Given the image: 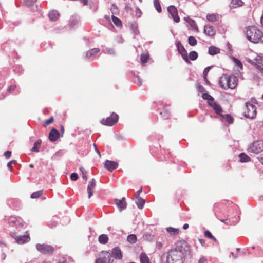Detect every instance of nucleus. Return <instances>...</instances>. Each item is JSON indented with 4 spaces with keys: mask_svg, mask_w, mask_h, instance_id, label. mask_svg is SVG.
I'll use <instances>...</instances> for the list:
<instances>
[{
    "mask_svg": "<svg viewBox=\"0 0 263 263\" xmlns=\"http://www.w3.org/2000/svg\"><path fill=\"white\" fill-rule=\"evenodd\" d=\"M246 34L247 39L250 42L255 44L263 43V33L256 26H251L247 27Z\"/></svg>",
    "mask_w": 263,
    "mask_h": 263,
    "instance_id": "obj_1",
    "label": "nucleus"
},
{
    "mask_svg": "<svg viewBox=\"0 0 263 263\" xmlns=\"http://www.w3.org/2000/svg\"><path fill=\"white\" fill-rule=\"evenodd\" d=\"M219 84L224 89H233L237 85V77L235 76H222L220 78Z\"/></svg>",
    "mask_w": 263,
    "mask_h": 263,
    "instance_id": "obj_2",
    "label": "nucleus"
},
{
    "mask_svg": "<svg viewBox=\"0 0 263 263\" xmlns=\"http://www.w3.org/2000/svg\"><path fill=\"white\" fill-rule=\"evenodd\" d=\"M184 258L182 253L171 249L167 252L166 263H183Z\"/></svg>",
    "mask_w": 263,
    "mask_h": 263,
    "instance_id": "obj_3",
    "label": "nucleus"
},
{
    "mask_svg": "<svg viewBox=\"0 0 263 263\" xmlns=\"http://www.w3.org/2000/svg\"><path fill=\"white\" fill-rule=\"evenodd\" d=\"M172 250H176L177 252L182 253L185 257L187 255H191V250L190 245L184 240H180L176 242L175 248Z\"/></svg>",
    "mask_w": 263,
    "mask_h": 263,
    "instance_id": "obj_4",
    "label": "nucleus"
},
{
    "mask_svg": "<svg viewBox=\"0 0 263 263\" xmlns=\"http://www.w3.org/2000/svg\"><path fill=\"white\" fill-rule=\"evenodd\" d=\"M244 115L250 119H254L257 115L256 107L250 102L246 103V109L244 111Z\"/></svg>",
    "mask_w": 263,
    "mask_h": 263,
    "instance_id": "obj_5",
    "label": "nucleus"
},
{
    "mask_svg": "<svg viewBox=\"0 0 263 263\" xmlns=\"http://www.w3.org/2000/svg\"><path fill=\"white\" fill-rule=\"evenodd\" d=\"M99 255V257L96 259L95 263H112L114 261L111 253L107 251H102Z\"/></svg>",
    "mask_w": 263,
    "mask_h": 263,
    "instance_id": "obj_6",
    "label": "nucleus"
},
{
    "mask_svg": "<svg viewBox=\"0 0 263 263\" xmlns=\"http://www.w3.org/2000/svg\"><path fill=\"white\" fill-rule=\"evenodd\" d=\"M118 115L112 112L109 117L102 119L100 122L104 125L111 126L118 122Z\"/></svg>",
    "mask_w": 263,
    "mask_h": 263,
    "instance_id": "obj_7",
    "label": "nucleus"
},
{
    "mask_svg": "<svg viewBox=\"0 0 263 263\" xmlns=\"http://www.w3.org/2000/svg\"><path fill=\"white\" fill-rule=\"evenodd\" d=\"M248 152L255 154L259 153L263 151V140L254 141L248 148Z\"/></svg>",
    "mask_w": 263,
    "mask_h": 263,
    "instance_id": "obj_8",
    "label": "nucleus"
},
{
    "mask_svg": "<svg viewBox=\"0 0 263 263\" xmlns=\"http://www.w3.org/2000/svg\"><path fill=\"white\" fill-rule=\"evenodd\" d=\"M36 248L40 252L45 254H52L54 251V248L53 247L47 244H36Z\"/></svg>",
    "mask_w": 263,
    "mask_h": 263,
    "instance_id": "obj_9",
    "label": "nucleus"
},
{
    "mask_svg": "<svg viewBox=\"0 0 263 263\" xmlns=\"http://www.w3.org/2000/svg\"><path fill=\"white\" fill-rule=\"evenodd\" d=\"M167 11L171 15L174 22L178 23L180 22V17L178 15V10L176 7L174 5H170L167 7Z\"/></svg>",
    "mask_w": 263,
    "mask_h": 263,
    "instance_id": "obj_10",
    "label": "nucleus"
},
{
    "mask_svg": "<svg viewBox=\"0 0 263 263\" xmlns=\"http://www.w3.org/2000/svg\"><path fill=\"white\" fill-rule=\"evenodd\" d=\"M177 49L179 53L181 54L183 59L187 63H191L190 61L189 60L187 52L183 46L179 42L177 44Z\"/></svg>",
    "mask_w": 263,
    "mask_h": 263,
    "instance_id": "obj_11",
    "label": "nucleus"
},
{
    "mask_svg": "<svg viewBox=\"0 0 263 263\" xmlns=\"http://www.w3.org/2000/svg\"><path fill=\"white\" fill-rule=\"evenodd\" d=\"M96 187V182L94 178L90 179L88 182L87 191L88 193V197L90 199L93 195V190Z\"/></svg>",
    "mask_w": 263,
    "mask_h": 263,
    "instance_id": "obj_12",
    "label": "nucleus"
},
{
    "mask_svg": "<svg viewBox=\"0 0 263 263\" xmlns=\"http://www.w3.org/2000/svg\"><path fill=\"white\" fill-rule=\"evenodd\" d=\"M184 20L187 23L188 27H191V29L192 30H194L196 32L199 31L197 25L194 20L187 17H185Z\"/></svg>",
    "mask_w": 263,
    "mask_h": 263,
    "instance_id": "obj_13",
    "label": "nucleus"
},
{
    "mask_svg": "<svg viewBox=\"0 0 263 263\" xmlns=\"http://www.w3.org/2000/svg\"><path fill=\"white\" fill-rule=\"evenodd\" d=\"M104 165L108 171H112L118 167V164L115 161L106 160L104 162Z\"/></svg>",
    "mask_w": 263,
    "mask_h": 263,
    "instance_id": "obj_14",
    "label": "nucleus"
},
{
    "mask_svg": "<svg viewBox=\"0 0 263 263\" xmlns=\"http://www.w3.org/2000/svg\"><path fill=\"white\" fill-rule=\"evenodd\" d=\"M115 202L118 208L122 211L126 209L127 206V203L125 198H122V199L119 200L117 199H115Z\"/></svg>",
    "mask_w": 263,
    "mask_h": 263,
    "instance_id": "obj_15",
    "label": "nucleus"
},
{
    "mask_svg": "<svg viewBox=\"0 0 263 263\" xmlns=\"http://www.w3.org/2000/svg\"><path fill=\"white\" fill-rule=\"evenodd\" d=\"M59 137V132L55 128H52L49 134V138L50 140L52 142L55 141Z\"/></svg>",
    "mask_w": 263,
    "mask_h": 263,
    "instance_id": "obj_16",
    "label": "nucleus"
},
{
    "mask_svg": "<svg viewBox=\"0 0 263 263\" xmlns=\"http://www.w3.org/2000/svg\"><path fill=\"white\" fill-rule=\"evenodd\" d=\"M111 254L112 257H114L117 259H121L122 258V254L119 247L114 248L111 251Z\"/></svg>",
    "mask_w": 263,
    "mask_h": 263,
    "instance_id": "obj_17",
    "label": "nucleus"
},
{
    "mask_svg": "<svg viewBox=\"0 0 263 263\" xmlns=\"http://www.w3.org/2000/svg\"><path fill=\"white\" fill-rule=\"evenodd\" d=\"M214 110L216 114L222 116L221 113L222 109L220 105L218 104L214 100L209 105Z\"/></svg>",
    "mask_w": 263,
    "mask_h": 263,
    "instance_id": "obj_18",
    "label": "nucleus"
},
{
    "mask_svg": "<svg viewBox=\"0 0 263 263\" xmlns=\"http://www.w3.org/2000/svg\"><path fill=\"white\" fill-rule=\"evenodd\" d=\"M255 66L258 69L261 70L263 68L261 66H263V56L257 55L255 59Z\"/></svg>",
    "mask_w": 263,
    "mask_h": 263,
    "instance_id": "obj_19",
    "label": "nucleus"
},
{
    "mask_svg": "<svg viewBox=\"0 0 263 263\" xmlns=\"http://www.w3.org/2000/svg\"><path fill=\"white\" fill-rule=\"evenodd\" d=\"M204 31L205 34L210 36H213L216 33L215 28L212 26H205Z\"/></svg>",
    "mask_w": 263,
    "mask_h": 263,
    "instance_id": "obj_20",
    "label": "nucleus"
},
{
    "mask_svg": "<svg viewBox=\"0 0 263 263\" xmlns=\"http://www.w3.org/2000/svg\"><path fill=\"white\" fill-rule=\"evenodd\" d=\"M219 18V16L217 14H208L206 15V19L211 22L218 21Z\"/></svg>",
    "mask_w": 263,
    "mask_h": 263,
    "instance_id": "obj_21",
    "label": "nucleus"
},
{
    "mask_svg": "<svg viewBox=\"0 0 263 263\" xmlns=\"http://www.w3.org/2000/svg\"><path fill=\"white\" fill-rule=\"evenodd\" d=\"M59 13L57 10H51L49 13V17L51 21H55L59 17Z\"/></svg>",
    "mask_w": 263,
    "mask_h": 263,
    "instance_id": "obj_22",
    "label": "nucleus"
},
{
    "mask_svg": "<svg viewBox=\"0 0 263 263\" xmlns=\"http://www.w3.org/2000/svg\"><path fill=\"white\" fill-rule=\"evenodd\" d=\"M244 3L242 0H232L231 2V7L233 8H236L242 6Z\"/></svg>",
    "mask_w": 263,
    "mask_h": 263,
    "instance_id": "obj_23",
    "label": "nucleus"
},
{
    "mask_svg": "<svg viewBox=\"0 0 263 263\" xmlns=\"http://www.w3.org/2000/svg\"><path fill=\"white\" fill-rule=\"evenodd\" d=\"M141 263H151L150 260L145 253L142 252L140 255Z\"/></svg>",
    "mask_w": 263,
    "mask_h": 263,
    "instance_id": "obj_24",
    "label": "nucleus"
},
{
    "mask_svg": "<svg viewBox=\"0 0 263 263\" xmlns=\"http://www.w3.org/2000/svg\"><path fill=\"white\" fill-rule=\"evenodd\" d=\"M109 240L108 237L106 234H102L98 238L99 242L101 244H106Z\"/></svg>",
    "mask_w": 263,
    "mask_h": 263,
    "instance_id": "obj_25",
    "label": "nucleus"
},
{
    "mask_svg": "<svg viewBox=\"0 0 263 263\" xmlns=\"http://www.w3.org/2000/svg\"><path fill=\"white\" fill-rule=\"evenodd\" d=\"M220 52V49L215 46H211L209 48V53L210 55H214Z\"/></svg>",
    "mask_w": 263,
    "mask_h": 263,
    "instance_id": "obj_26",
    "label": "nucleus"
},
{
    "mask_svg": "<svg viewBox=\"0 0 263 263\" xmlns=\"http://www.w3.org/2000/svg\"><path fill=\"white\" fill-rule=\"evenodd\" d=\"M136 203L139 209H142L145 204V200L141 197L136 198Z\"/></svg>",
    "mask_w": 263,
    "mask_h": 263,
    "instance_id": "obj_27",
    "label": "nucleus"
},
{
    "mask_svg": "<svg viewBox=\"0 0 263 263\" xmlns=\"http://www.w3.org/2000/svg\"><path fill=\"white\" fill-rule=\"evenodd\" d=\"M42 141L40 139L36 140L34 143L33 147L31 151L32 152H39L41 146Z\"/></svg>",
    "mask_w": 263,
    "mask_h": 263,
    "instance_id": "obj_28",
    "label": "nucleus"
},
{
    "mask_svg": "<svg viewBox=\"0 0 263 263\" xmlns=\"http://www.w3.org/2000/svg\"><path fill=\"white\" fill-rule=\"evenodd\" d=\"M166 231L168 233H169L172 235H176L179 233V229L177 228H174L173 227H168L166 228Z\"/></svg>",
    "mask_w": 263,
    "mask_h": 263,
    "instance_id": "obj_29",
    "label": "nucleus"
},
{
    "mask_svg": "<svg viewBox=\"0 0 263 263\" xmlns=\"http://www.w3.org/2000/svg\"><path fill=\"white\" fill-rule=\"evenodd\" d=\"M212 116H209L208 114H205L204 116H202L200 117L199 120L202 123H210L209 120L212 119Z\"/></svg>",
    "mask_w": 263,
    "mask_h": 263,
    "instance_id": "obj_30",
    "label": "nucleus"
},
{
    "mask_svg": "<svg viewBox=\"0 0 263 263\" xmlns=\"http://www.w3.org/2000/svg\"><path fill=\"white\" fill-rule=\"evenodd\" d=\"M202 97L203 99L208 101V104L209 105L214 100V98L208 93H203Z\"/></svg>",
    "mask_w": 263,
    "mask_h": 263,
    "instance_id": "obj_31",
    "label": "nucleus"
},
{
    "mask_svg": "<svg viewBox=\"0 0 263 263\" xmlns=\"http://www.w3.org/2000/svg\"><path fill=\"white\" fill-rule=\"evenodd\" d=\"M99 51H100V49L99 48H96L92 49L87 52L86 56L87 58H90L93 55L99 52Z\"/></svg>",
    "mask_w": 263,
    "mask_h": 263,
    "instance_id": "obj_32",
    "label": "nucleus"
},
{
    "mask_svg": "<svg viewBox=\"0 0 263 263\" xmlns=\"http://www.w3.org/2000/svg\"><path fill=\"white\" fill-rule=\"evenodd\" d=\"M127 241L132 243H135L137 241V237L135 234H130L128 236L127 238Z\"/></svg>",
    "mask_w": 263,
    "mask_h": 263,
    "instance_id": "obj_33",
    "label": "nucleus"
},
{
    "mask_svg": "<svg viewBox=\"0 0 263 263\" xmlns=\"http://www.w3.org/2000/svg\"><path fill=\"white\" fill-rule=\"evenodd\" d=\"M111 18L115 25L118 27L122 26V22L119 18L115 16L114 15H111Z\"/></svg>",
    "mask_w": 263,
    "mask_h": 263,
    "instance_id": "obj_34",
    "label": "nucleus"
},
{
    "mask_svg": "<svg viewBox=\"0 0 263 263\" xmlns=\"http://www.w3.org/2000/svg\"><path fill=\"white\" fill-rule=\"evenodd\" d=\"M239 158L241 162H246L250 161V157L245 153H241L239 155Z\"/></svg>",
    "mask_w": 263,
    "mask_h": 263,
    "instance_id": "obj_35",
    "label": "nucleus"
},
{
    "mask_svg": "<svg viewBox=\"0 0 263 263\" xmlns=\"http://www.w3.org/2000/svg\"><path fill=\"white\" fill-rule=\"evenodd\" d=\"M154 5L156 10L159 12H162V9L159 0H154Z\"/></svg>",
    "mask_w": 263,
    "mask_h": 263,
    "instance_id": "obj_36",
    "label": "nucleus"
},
{
    "mask_svg": "<svg viewBox=\"0 0 263 263\" xmlns=\"http://www.w3.org/2000/svg\"><path fill=\"white\" fill-rule=\"evenodd\" d=\"M188 42L189 44L192 46H194L196 45L197 44V41L196 39L194 36H190L189 37Z\"/></svg>",
    "mask_w": 263,
    "mask_h": 263,
    "instance_id": "obj_37",
    "label": "nucleus"
},
{
    "mask_svg": "<svg viewBox=\"0 0 263 263\" xmlns=\"http://www.w3.org/2000/svg\"><path fill=\"white\" fill-rule=\"evenodd\" d=\"M43 194V191L40 190L33 193L31 195V198H37L41 197Z\"/></svg>",
    "mask_w": 263,
    "mask_h": 263,
    "instance_id": "obj_38",
    "label": "nucleus"
},
{
    "mask_svg": "<svg viewBox=\"0 0 263 263\" xmlns=\"http://www.w3.org/2000/svg\"><path fill=\"white\" fill-rule=\"evenodd\" d=\"M197 58H198V53L196 51H192L190 52L189 57V60H191L192 61H194V60H196L197 59Z\"/></svg>",
    "mask_w": 263,
    "mask_h": 263,
    "instance_id": "obj_39",
    "label": "nucleus"
},
{
    "mask_svg": "<svg viewBox=\"0 0 263 263\" xmlns=\"http://www.w3.org/2000/svg\"><path fill=\"white\" fill-rule=\"evenodd\" d=\"M212 67H208L205 68L203 70V78H204V81L207 83H209V81L208 80V79H207L208 74V73H209L210 70L212 68Z\"/></svg>",
    "mask_w": 263,
    "mask_h": 263,
    "instance_id": "obj_40",
    "label": "nucleus"
},
{
    "mask_svg": "<svg viewBox=\"0 0 263 263\" xmlns=\"http://www.w3.org/2000/svg\"><path fill=\"white\" fill-rule=\"evenodd\" d=\"M37 0H24L23 4L28 7H30L32 6Z\"/></svg>",
    "mask_w": 263,
    "mask_h": 263,
    "instance_id": "obj_41",
    "label": "nucleus"
},
{
    "mask_svg": "<svg viewBox=\"0 0 263 263\" xmlns=\"http://www.w3.org/2000/svg\"><path fill=\"white\" fill-rule=\"evenodd\" d=\"M204 234V236L205 237H206L209 238H210L215 241H217L216 238L212 235V234L209 231H208V230L205 231Z\"/></svg>",
    "mask_w": 263,
    "mask_h": 263,
    "instance_id": "obj_42",
    "label": "nucleus"
},
{
    "mask_svg": "<svg viewBox=\"0 0 263 263\" xmlns=\"http://www.w3.org/2000/svg\"><path fill=\"white\" fill-rule=\"evenodd\" d=\"M111 11L112 14V15H114L115 14H118L119 13V10L118 7L115 4H112L111 5Z\"/></svg>",
    "mask_w": 263,
    "mask_h": 263,
    "instance_id": "obj_43",
    "label": "nucleus"
},
{
    "mask_svg": "<svg viewBox=\"0 0 263 263\" xmlns=\"http://www.w3.org/2000/svg\"><path fill=\"white\" fill-rule=\"evenodd\" d=\"M149 59L148 54H142L141 55V60L142 63H146Z\"/></svg>",
    "mask_w": 263,
    "mask_h": 263,
    "instance_id": "obj_44",
    "label": "nucleus"
},
{
    "mask_svg": "<svg viewBox=\"0 0 263 263\" xmlns=\"http://www.w3.org/2000/svg\"><path fill=\"white\" fill-rule=\"evenodd\" d=\"M222 116L229 123L231 124L233 122L234 119L231 115L227 114Z\"/></svg>",
    "mask_w": 263,
    "mask_h": 263,
    "instance_id": "obj_45",
    "label": "nucleus"
},
{
    "mask_svg": "<svg viewBox=\"0 0 263 263\" xmlns=\"http://www.w3.org/2000/svg\"><path fill=\"white\" fill-rule=\"evenodd\" d=\"M80 170L82 172L83 179L86 181L87 180V171L83 167H80Z\"/></svg>",
    "mask_w": 263,
    "mask_h": 263,
    "instance_id": "obj_46",
    "label": "nucleus"
},
{
    "mask_svg": "<svg viewBox=\"0 0 263 263\" xmlns=\"http://www.w3.org/2000/svg\"><path fill=\"white\" fill-rule=\"evenodd\" d=\"M53 120H54L53 118L52 117H50L49 119L46 120L45 121L44 126H46L49 125V124L52 123L53 122Z\"/></svg>",
    "mask_w": 263,
    "mask_h": 263,
    "instance_id": "obj_47",
    "label": "nucleus"
},
{
    "mask_svg": "<svg viewBox=\"0 0 263 263\" xmlns=\"http://www.w3.org/2000/svg\"><path fill=\"white\" fill-rule=\"evenodd\" d=\"M234 61L237 66H238L240 69H242L243 65L240 60H238L237 59L235 58Z\"/></svg>",
    "mask_w": 263,
    "mask_h": 263,
    "instance_id": "obj_48",
    "label": "nucleus"
},
{
    "mask_svg": "<svg viewBox=\"0 0 263 263\" xmlns=\"http://www.w3.org/2000/svg\"><path fill=\"white\" fill-rule=\"evenodd\" d=\"M70 178L73 181H76L78 178V175L76 173H72L70 175Z\"/></svg>",
    "mask_w": 263,
    "mask_h": 263,
    "instance_id": "obj_49",
    "label": "nucleus"
},
{
    "mask_svg": "<svg viewBox=\"0 0 263 263\" xmlns=\"http://www.w3.org/2000/svg\"><path fill=\"white\" fill-rule=\"evenodd\" d=\"M143 238L146 240H151L153 239V236L150 234H146L143 236Z\"/></svg>",
    "mask_w": 263,
    "mask_h": 263,
    "instance_id": "obj_50",
    "label": "nucleus"
},
{
    "mask_svg": "<svg viewBox=\"0 0 263 263\" xmlns=\"http://www.w3.org/2000/svg\"><path fill=\"white\" fill-rule=\"evenodd\" d=\"M198 262V263H206L207 259L205 257H202L199 259Z\"/></svg>",
    "mask_w": 263,
    "mask_h": 263,
    "instance_id": "obj_51",
    "label": "nucleus"
},
{
    "mask_svg": "<svg viewBox=\"0 0 263 263\" xmlns=\"http://www.w3.org/2000/svg\"><path fill=\"white\" fill-rule=\"evenodd\" d=\"M11 155V152L9 151H6L4 153V156L7 159H9Z\"/></svg>",
    "mask_w": 263,
    "mask_h": 263,
    "instance_id": "obj_52",
    "label": "nucleus"
},
{
    "mask_svg": "<svg viewBox=\"0 0 263 263\" xmlns=\"http://www.w3.org/2000/svg\"><path fill=\"white\" fill-rule=\"evenodd\" d=\"M142 188L141 187L138 191H137L136 193H135V196H136V198H138L139 197V195L142 192Z\"/></svg>",
    "mask_w": 263,
    "mask_h": 263,
    "instance_id": "obj_53",
    "label": "nucleus"
},
{
    "mask_svg": "<svg viewBox=\"0 0 263 263\" xmlns=\"http://www.w3.org/2000/svg\"><path fill=\"white\" fill-rule=\"evenodd\" d=\"M163 247V244L162 242H157L156 243V248L159 249V250H160L162 247Z\"/></svg>",
    "mask_w": 263,
    "mask_h": 263,
    "instance_id": "obj_54",
    "label": "nucleus"
},
{
    "mask_svg": "<svg viewBox=\"0 0 263 263\" xmlns=\"http://www.w3.org/2000/svg\"><path fill=\"white\" fill-rule=\"evenodd\" d=\"M58 263H67L66 259L64 257H63L60 259Z\"/></svg>",
    "mask_w": 263,
    "mask_h": 263,
    "instance_id": "obj_55",
    "label": "nucleus"
},
{
    "mask_svg": "<svg viewBox=\"0 0 263 263\" xmlns=\"http://www.w3.org/2000/svg\"><path fill=\"white\" fill-rule=\"evenodd\" d=\"M7 167L10 168L11 171L12 170V162H9L7 163Z\"/></svg>",
    "mask_w": 263,
    "mask_h": 263,
    "instance_id": "obj_56",
    "label": "nucleus"
},
{
    "mask_svg": "<svg viewBox=\"0 0 263 263\" xmlns=\"http://www.w3.org/2000/svg\"><path fill=\"white\" fill-rule=\"evenodd\" d=\"M94 146L95 147L96 152L99 155V157H101V153H100V151H99V149L96 147L95 144H94Z\"/></svg>",
    "mask_w": 263,
    "mask_h": 263,
    "instance_id": "obj_57",
    "label": "nucleus"
},
{
    "mask_svg": "<svg viewBox=\"0 0 263 263\" xmlns=\"http://www.w3.org/2000/svg\"><path fill=\"white\" fill-rule=\"evenodd\" d=\"M17 240V242L18 243H24L25 242V241L23 240L22 238H18Z\"/></svg>",
    "mask_w": 263,
    "mask_h": 263,
    "instance_id": "obj_58",
    "label": "nucleus"
},
{
    "mask_svg": "<svg viewBox=\"0 0 263 263\" xmlns=\"http://www.w3.org/2000/svg\"><path fill=\"white\" fill-rule=\"evenodd\" d=\"M200 243L202 245H205V241L204 239H200L199 240Z\"/></svg>",
    "mask_w": 263,
    "mask_h": 263,
    "instance_id": "obj_59",
    "label": "nucleus"
},
{
    "mask_svg": "<svg viewBox=\"0 0 263 263\" xmlns=\"http://www.w3.org/2000/svg\"><path fill=\"white\" fill-rule=\"evenodd\" d=\"M189 228V224L187 223H185L183 225V228L184 229H187Z\"/></svg>",
    "mask_w": 263,
    "mask_h": 263,
    "instance_id": "obj_60",
    "label": "nucleus"
},
{
    "mask_svg": "<svg viewBox=\"0 0 263 263\" xmlns=\"http://www.w3.org/2000/svg\"><path fill=\"white\" fill-rule=\"evenodd\" d=\"M64 132V126L63 125H61V132L62 134H63Z\"/></svg>",
    "mask_w": 263,
    "mask_h": 263,
    "instance_id": "obj_61",
    "label": "nucleus"
},
{
    "mask_svg": "<svg viewBox=\"0 0 263 263\" xmlns=\"http://www.w3.org/2000/svg\"><path fill=\"white\" fill-rule=\"evenodd\" d=\"M228 220V218L226 219H221L220 221L226 224H227L226 221Z\"/></svg>",
    "mask_w": 263,
    "mask_h": 263,
    "instance_id": "obj_62",
    "label": "nucleus"
},
{
    "mask_svg": "<svg viewBox=\"0 0 263 263\" xmlns=\"http://www.w3.org/2000/svg\"><path fill=\"white\" fill-rule=\"evenodd\" d=\"M200 91L201 92H203V91H204L205 90H204V88L203 87H202V86H201V87H200Z\"/></svg>",
    "mask_w": 263,
    "mask_h": 263,
    "instance_id": "obj_63",
    "label": "nucleus"
},
{
    "mask_svg": "<svg viewBox=\"0 0 263 263\" xmlns=\"http://www.w3.org/2000/svg\"><path fill=\"white\" fill-rule=\"evenodd\" d=\"M42 263H51V262L48 260H44L42 262Z\"/></svg>",
    "mask_w": 263,
    "mask_h": 263,
    "instance_id": "obj_64",
    "label": "nucleus"
}]
</instances>
